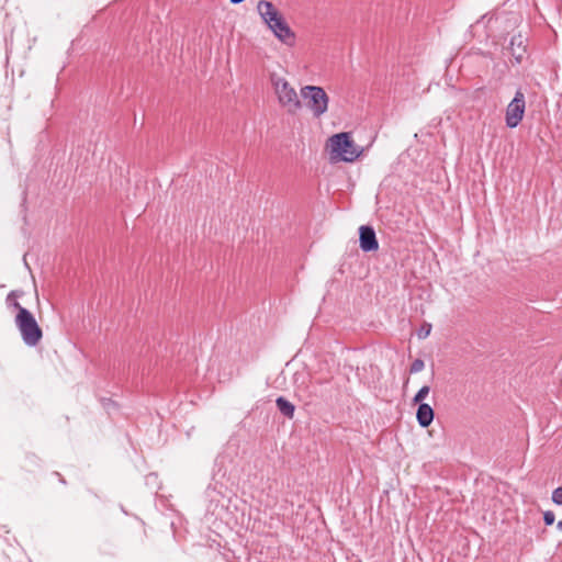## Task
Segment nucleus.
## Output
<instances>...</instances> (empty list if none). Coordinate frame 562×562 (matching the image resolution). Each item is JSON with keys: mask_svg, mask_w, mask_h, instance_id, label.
Listing matches in <instances>:
<instances>
[{"mask_svg": "<svg viewBox=\"0 0 562 562\" xmlns=\"http://www.w3.org/2000/svg\"><path fill=\"white\" fill-rule=\"evenodd\" d=\"M431 324L429 323H424L420 328L417 330V337L419 339H425L429 336L430 331H431Z\"/></svg>", "mask_w": 562, "mask_h": 562, "instance_id": "obj_13", "label": "nucleus"}, {"mask_svg": "<svg viewBox=\"0 0 562 562\" xmlns=\"http://www.w3.org/2000/svg\"><path fill=\"white\" fill-rule=\"evenodd\" d=\"M430 387L428 385H424L419 389V391L415 394L413 402L422 404L426 396L429 394Z\"/></svg>", "mask_w": 562, "mask_h": 562, "instance_id": "obj_12", "label": "nucleus"}, {"mask_svg": "<svg viewBox=\"0 0 562 562\" xmlns=\"http://www.w3.org/2000/svg\"><path fill=\"white\" fill-rule=\"evenodd\" d=\"M558 528H559V529H562V521H559V522H558Z\"/></svg>", "mask_w": 562, "mask_h": 562, "instance_id": "obj_19", "label": "nucleus"}, {"mask_svg": "<svg viewBox=\"0 0 562 562\" xmlns=\"http://www.w3.org/2000/svg\"><path fill=\"white\" fill-rule=\"evenodd\" d=\"M425 368V363L422 359H415L409 368L411 373H418Z\"/></svg>", "mask_w": 562, "mask_h": 562, "instance_id": "obj_14", "label": "nucleus"}, {"mask_svg": "<svg viewBox=\"0 0 562 562\" xmlns=\"http://www.w3.org/2000/svg\"><path fill=\"white\" fill-rule=\"evenodd\" d=\"M101 403L105 408H109L111 406H115V403L110 398H101Z\"/></svg>", "mask_w": 562, "mask_h": 562, "instance_id": "obj_18", "label": "nucleus"}, {"mask_svg": "<svg viewBox=\"0 0 562 562\" xmlns=\"http://www.w3.org/2000/svg\"><path fill=\"white\" fill-rule=\"evenodd\" d=\"M16 294V291H11L7 296V302L18 312L14 318V323L21 334L23 342L29 347H35L43 338V330L37 324L34 315L27 308L23 307L16 301L10 303L11 297L15 296Z\"/></svg>", "mask_w": 562, "mask_h": 562, "instance_id": "obj_1", "label": "nucleus"}, {"mask_svg": "<svg viewBox=\"0 0 562 562\" xmlns=\"http://www.w3.org/2000/svg\"><path fill=\"white\" fill-rule=\"evenodd\" d=\"M513 64H521L527 57V40L521 35H514L509 42V47Z\"/></svg>", "mask_w": 562, "mask_h": 562, "instance_id": "obj_8", "label": "nucleus"}, {"mask_svg": "<svg viewBox=\"0 0 562 562\" xmlns=\"http://www.w3.org/2000/svg\"><path fill=\"white\" fill-rule=\"evenodd\" d=\"M283 19H284V18H283V15H282V13H281V14H279L278 16H276L274 19H272V20L270 21V24H266V25H267V27H268L269 30H271L274 25H277L278 23H280Z\"/></svg>", "mask_w": 562, "mask_h": 562, "instance_id": "obj_17", "label": "nucleus"}, {"mask_svg": "<svg viewBox=\"0 0 562 562\" xmlns=\"http://www.w3.org/2000/svg\"><path fill=\"white\" fill-rule=\"evenodd\" d=\"M300 94L313 117L319 119L327 112L329 97L324 88L319 86H304L301 88Z\"/></svg>", "mask_w": 562, "mask_h": 562, "instance_id": "obj_4", "label": "nucleus"}, {"mask_svg": "<svg viewBox=\"0 0 562 562\" xmlns=\"http://www.w3.org/2000/svg\"><path fill=\"white\" fill-rule=\"evenodd\" d=\"M555 515L553 512L548 510L543 514V521L547 526H551L554 522Z\"/></svg>", "mask_w": 562, "mask_h": 562, "instance_id": "obj_16", "label": "nucleus"}, {"mask_svg": "<svg viewBox=\"0 0 562 562\" xmlns=\"http://www.w3.org/2000/svg\"><path fill=\"white\" fill-rule=\"evenodd\" d=\"M276 405L279 412L286 418L292 419L294 417L295 406L283 396H279L276 400Z\"/></svg>", "mask_w": 562, "mask_h": 562, "instance_id": "obj_11", "label": "nucleus"}, {"mask_svg": "<svg viewBox=\"0 0 562 562\" xmlns=\"http://www.w3.org/2000/svg\"><path fill=\"white\" fill-rule=\"evenodd\" d=\"M269 80L280 106L289 114H296L302 109V102L295 88L277 72H271Z\"/></svg>", "mask_w": 562, "mask_h": 562, "instance_id": "obj_2", "label": "nucleus"}, {"mask_svg": "<svg viewBox=\"0 0 562 562\" xmlns=\"http://www.w3.org/2000/svg\"><path fill=\"white\" fill-rule=\"evenodd\" d=\"M552 502L557 505H562V487H557L552 492Z\"/></svg>", "mask_w": 562, "mask_h": 562, "instance_id": "obj_15", "label": "nucleus"}, {"mask_svg": "<svg viewBox=\"0 0 562 562\" xmlns=\"http://www.w3.org/2000/svg\"><path fill=\"white\" fill-rule=\"evenodd\" d=\"M257 12L265 24H270V21L281 14L274 4L268 0H260L257 3Z\"/></svg>", "mask_w": 562, "mask_h": 562, "instance_id": "obj_9", "label": "nucleus"}, {"mask_svg": "<svg viewBox=\"0 0 562 562\" xmlns=\"http://www.w3.org/2000/svg\"><path fill=\"white\" fill-rule=\"evenodd\" d=\"M526 110V100L524 92L519 89L516 91L514 99L509 102L505 112V122L507 127L515 128L524 119Z\"/></svg>", "mask_w": 562, "mask_h": 562, "instance_id": "obj_5", "label": "nucleus"}, {"mask_svg": "<svg viewBox=\"0 0 562 562\" xmlns=\"http://www.w3.org/2000/svg\"><path fill=\"white\" fill-rule=\"evenodd\" d=\"M359 245L362 251H375L379 243L374 229L371 226L363 225L359 228Z\"/></svg>", "mask_w": 562, "mask_h": 562, "instance_id": "obj_7", "label": "nucleus"}, {"mask_svg": "<svg viewBox=\"0 0 562 562\" xmlns=\"http://www.w3.org/2000/svg\"><path fill=\"white\" fill-rule=\"evenodd\" d=\"M276 38L288 47H294L296 44V34L283 19L280 23L274 25L271 30Z\"/></svg>", "mask_w": 562, "mask_h": 562, "instance_id": "obj_6", "label": "nucleus"}, {"mask_svg": "<svg viewBox=\"0 0 562 562\" xmlns=\"http://www.w3.org/2000/svg\"><path fill=\"white\" fill-rule=\"evenodd\" d=\"M434 409L426 403L419 404L416 413V418L420 427H428L434 420Z\"/></svg>", "mask_w": 562, "mask_h": 562, "instance_id": "obj_10", "label": "nucleus"}, {"mask_svg": "<svg viewBox=\"0 0 562 562\" xmlns=\"http://www.w3.org/2000/svg\"><path fill=\"white\" fill-rule=\"evenodd\" d=\"M328 146L333 160L352 162L362 154V148L357 146L350 133H338L329 137Z\"/></svg>", "mask_w": 562, "mask_h": 562, "instance_id": "obj_3", "label": "nucleus"}]
</instances>
